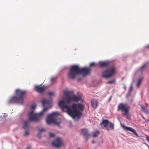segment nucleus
<instances>
[{"label": "nucleus", "mask_w": 149, "mask_h": 149, "mask_svg": "<svg viewBox=\"0 0 149 149\" xmlns=\"http://www.w3.org/2000/svg\"><path fill=\"white\" fill-rule=\"evenodd\" d=\"M91 70L88 67L80 68L78 65H74L70 66L68 76L72 80L74 79L77 76L80 75L85 77L90 73Z\"/></svg>", "instance_id": "f257e3e1"}, {"label": "nucleus", "mask_w": 149, "mask_h": 149, "mask_svg": "<svg viewBox=\"0 0 149 149\" xmlns=\"http://www.w3.org/2000/svg\"><path fill=\"white\" fill-rule=\"evenodd\" d=\"M67 98L64 95L62 97V100L59 101L58 103V106L60 107L63 112L67 113L73 119V107L72 104L71 105H68V104L71 103L68 100H66Z\"/></svg>", "instance_id": "f03ea898"}, {"label": "nucleus", "mask_w": 149, "mask_h": 149, "mask_svg": "<svg viewBox=\"0 0 149 149\" xmlns=\"http://www.w3.org/2000/svg\"><path fill=\"white\" fill-rule=\"evenodd\" d=\"M26 91H22L17 89L15 91L16 95L12 97L7 102L8 104H19L23 105L24 102V98Z\"/></svg>", "instance_id": "7ed1b4c3"}, {"label": "nucleus", "mask_w": 149, "mask_h": 149, "mask_svg": "<svg viewBox=\"0 0 149 149\" xmlns=\"http://www.w3.org/2000/svg\"><path fill=\"white\" fill-rule=\"evenodd\" d=\"M59 115H60V114L58 111H53L52 113L48 114L46 119L47 124L50 125L53 123L54 125L57 126L58 128H61L62 127L60 125V124L62 121L61 119L57 117Z\"/></svg>", "instance_id": "20e7f679"}, {"label": "nucleus", "mask_w": 149, "mask_h": 149, "mask_svg": "<svg viewBox=\"0 0 149 149\" xmlns=\"http://www.w3.org/2000/svg\"><path fill=\"white\" fill-rule=\"evenodd\" d=\"M72 107H73V119L75 121H78L82 115V111L84 109L83 105L80 103H78L77 104L73 103Z\"/></svg>", "instance_id": "39448f33"}, {"label": "nucleus", "mask_w": 149, "mask_h": 149, "mask_svg": "<svg viewBox=\"0 0 149 149\" xmlns=\"http://www.w3.org/2000/svg\"><path fill=\"white\" fill-rule=\"evenodd\" d=\"M36 107L35 104L30 106L31 110L28 112V117L29 120L30 122H38L41 119V117L43 115L38 114L39 113H36L34 110Z\"/></svg>", "instance_id": "423d86ee"}, {"label": "nucleus", "mask_w": 149, "mask_h": 149, "mask_svg": "<svg viewBox=\"0 0 149 149\" xmlns=\"http://www.w3.org/2000/svg\"><path fill=\"white\" fill-rule=\"evenodd\" d=\"M63 94L67 98L66 100H68V102L69 101L71 103L72 101L78 102L81 98V96L79 92L77 93V94L79 95H76L73 94V91L64 90L63 91Z\"/></svg>", "instance_id": "0eeeda50"}, {"label": "nucleus", "mask_w": 149, "mask_h": 149, "mask_svg": "<svg viewBox=\"0 0 149 149\" xmlns=\"http://www.w3.org/2000/svg\"><path fill=\"white\" fill-rule=\"evenodd\" d=\"M130 106L127 104L120 103L118 106V110L121 111L123 116H125L126 118L129 120L131 119V114L129 112Z\"/></svg>", "instance_id": "6e6552de"}, {"label": "nucleus", "mask_w": 149, "mask_h": 149, "mask_svg": "<svg viewBox=\"0 0 149 149\" xmlns=\"http://www.w3.org/2000/svg\"><path fill=\"white\" fill-rule=\"evenodd\" d=\"M116 67L112 65L108 69L104 70L102 73V77L105 79H109L113 76L116 73Z\"/></svg>", "instance_id": "1a4fd4ad"}, {"label": "nucleus", "mask_w": 149, "mask_h": 149, "mask_svg": "<svg viewBox=\"0 0 149 149\" xmlns=\"http://www.w3.org/2000/svg\"><path fill=\"white\" fill-rule=\"evenodd\" d=\"M52 98H50L49 99H43L41 101V103L42 104V105L43 107L42 110L39 113V114L41 115H44L45 112L51 107V104L52 103Z\"/></svg>", "instance_id": "9d476101"}, {"label": "nucleus", "mask_w": 149, "mask_h": 149, "mask_svg": "<svg viewBox=\"0 0 149 149\" xmlns=\"http://www.w3.org/2000/svg\"><path fill=\"white\" fill-rule=\"evenodd\" d=\"M51 144L53 147L56 148H59L62 146L63 143L61 138L58 137L52 142Z\"/></svg>", "instance_id": "9b49d317"}, {"label": "nucleus", "mask_w": 149, "mask_h": 149, "mask_svg": "<svg viewBox=\"0 0 149 149\" xmlns=\"http://www.w3.org/2000/svg\"><path fill=\"white\" fill-rule=\"evenodd\" d=\"M120 124L121 127L126 132L129 131L132 132L136 137H138L139 136L138 134L134 129L130 127L126 126L124 124H122L121 122H120Z\"/></svg>", "instance_id": "f8f14e48"}, {"label": "nucleus", "mask_w": 149, "mask_h": 149, "mask_svg": "<svg viewBox=\"0 0 149 149\" xmlns=\"http://www.w3.org/2000/svg\"><path fill=\"white\" fill-rule=\"evenodd\" d=\"M111 62V61L109 60L100 61L97 63V65L100 68L107 67L110 65Z\"/></svg>", "instance_id": "ddd939ff"}, {"label": "nucleus", "mask_w": 149, "mask_h": 149, "mask_svg": "<svg viewBox=\"0 0 149 149\" xmlns=\"http://www.w3.org/2000/svg\"><path fill=\"white\" fill-rule=\"evenodd\" d=\"M47 86L43 85L41 87H40L39 86L36 85L35 87V90L40 94H43L44 93L46 88Z\"/></svg>", "instance_id": "4468645a"}, {"label": "nucleus", "mask_w": 149, "mask_h": 149, "mask_svg": "<svg viewBox=\"0 0 149 149\" xmlns=\"http://www.w3.org/2000/svg\"><path fill=\"white\" fill-rule=\"evenodd\" d=\"M146 63H144L141 66L137 69L136 72V73L139 72L142 75L144 71L146 69Z\"/></svg>", "instance_id": "2eb2a0df"}, {"label": "nucleus", "mask_w": 149, "mask_h": 149, "mask_svg": "<svg viewBox=\"0 0 149 149\" xmlns=\"http://www.w3.org/2000/svg\"><path fill=\"white\" fill-rule=\"evenodd\" d=\"M109 123V121L107 119L103 120L102 122L100 123V125L102 127H103V126L104 127L106 128V130H109V128L107 127V126Z\"/></svg>", "instance_id": "dca6fc26"}, {"label": "nucleus", "mask_w": 149, "mask_h": 149, "mask_svg": "<svg viewBox=\"0 0 149 149\" xmlns=\"http://www.w3.org/2000/svg\"><path fill=\"white\" fill-rule=\"evenodd\" d=\"M29 121H24L23 123V128L25 130L30 129V127L29 125Z\"/></svg>", "instance_id": "f3484780"}, {"label": "nucleus", "mask_w": 149, "mask_h": 149, "mask_svg": "<svg viewBox=\"0 0 149 149\" xmlns=\"http://www.w3.org/2000/svg\"><path fill=\"white\" fill-rule=\"evenodd\" d=\"M140 107L142 111L146 114L149 113V110L142 104L140 105Z\"/></svg>", "instance_id": "a211bd4d"}, {"label": "nucleus", "mask_w": 149, "mask_h": 149, "mask_svg": "<svg viewBox=\"0 0 149 149\" xmlns=\"http://www.w3.org/2000/svg\"><path fill=\"white\" fill-rule=\"evenodd\" d=\"M98 102L97 101L95 102H94L93 101H91V104L92 107L94 109H96L97 107L98 106Z\"/></svg>", "instance_id": "6ab92c4d"}, {"label": "nucleus", "mask_w": 149, "mask_h": 149, "mask_svg": "<svg viewBox=\"0 0 149 149\" xmlns=\"http://www.w3.org/2000/svg\"><path fill=\"white\" fill-rule=\"evenodd\" d=\"M83 135V137L84 138L85 140V142H86L88 140V139H89L90 135L89 133H87L86 134H85Z\"/></svg>", "instance_id": "aec40b11"}, {"label": "nucleus", "mask_w": 149, "mask_h": 149, "mask_svg": "<svg viewBox=\"0 0 149 149\" xmlns=\"http://www.w3.org/2000/svg\"><path fill=\"white\" fill-rule=\"evenodd\" d=\"M109 125L108 127L109 128V130H113L114 128V124L113 123H111V122H109Z\"/></svg>", "instance_id": "412c9836"}, {"label": "nucleus", "mask_w": 149, "mask_h": 149, "mask_svg": "<svg viewBox=\"0 0 149 149\" xmlns=\"http://www.w3.org/2000/svg\"><path fill=\"white\" fill-rule=\"evenodd\" d=\"M100 133V131L98 130H96L94 132H93V137H97Z\"/></svg>", "instance_id": "4be33fe9"}, {"label": "nucleus", "mask_w": 149, "mask_h": 149, "mask_svg": "<svg viewBox=\"0 0 149 149\" xmlns=\"http://www.w3.org/2000/svg\"><path fill=\"white\" fill-rule=\"evenodd\" d=\"M30 129L25 130V131L24 134V137L28 136L30 134L29 130Z\"/></svg>", "instance_id": "5701e85b"}, {"label": "nucleus", "mask_w": 149, "mask_h": 149, "mask_svg": "<svg viewBox=\"0 0 149 149\" xmlns=\"http://www.w3.org/2000/svg\"><path fill=\"white\" fill-rule=\"evenodd\" d=\"M88 130L87 128H83L81 130V133L83 135L88 133Z\"/></svg>", "instance_id": "b1692460"}, {"label": "nucleus", "mask_w": 149, "mask_h": 149, "mask_svg": "<svg viewBox=\"0 0 149 149\" xmlns=\"http://www.w3.org/2000/svg\"><path fill=\"white\" fill-rule=\"evenodd\" d=\"M49 138H52L55 137V134L51 132H49Z\"/></svg>", "instance_id": "393cba45"}, {"label": "nucleus", "mask_w": 149, "mask_h": 149, "mask_svg": "<svg viewBox=\"0 0 149 149\" xmlns=\"http://www.w3.org/2000/svg\"><path fill=\"white\" fill-rule=\"evenodd\" d=\"M115 83V80L113 79L107 82V84H114Z\"/></svg>", "instance_id": "a878e982"}, {"label": "nucleus", "mask_w": 149, "mask_h": 149, "mask_svg": "<svg viewBox=\"0 0 149 149\" xmlns=\"http://www.w3.org/2000/svg\"><path fill=\"white\" fill-rule=\"evenodd\" d=\"M96 65H97V63H95V62H92L90 64L89 66L88 67H90V68L91 69V67L94 66Z\"/></svg>", "instance_id": "bb28decb"}, {"label": "nucleus", "mask_w": 149, "mask_h": 149, "mask_svg": "<svg viewBox=\"0 0 149 149\" xmlns=\"http://www.w3.org/2000/svg\"><path fill=\"white\" fill-rule=\"evenodd\" d=\"M47 95L50 97L53 96L54 95V93L52 92H49L48 93Z\"/></svg>", "instance_id": "cd10ccee"}, {"label": "nucleus", "mask_w": 149, "mask_h": 149, "mask_svg": "<svg viewBox=\"0 0 149 149\" xmlns=\"http://www.w3.org/2000/svg\"><path fill=\"white\" fill-rule=\"evenodd\" d=\"M41 133L40 132H38L37 134L36 135L39 139H40L41 138Z\"/></svg>", "instance_id": "c85d7f7f"}, {"label": "nucleus", "mask_w": 149, "mask_h": 149, "mask_svg": "<svg viewBox=\"0 0 149 149\" xmlns=\"http://www.w3.org/2000/svg\"><path fill=\"white\" fill-rule=\"evenodd\" d=\"M45 131V130L44 128H42L38 130V131L41 133L42 132H44Z\"/></svg>", "instance_id": "c756f323"}, {"label": "nucleus", "mask_w": 149, "mask_h": 149, "mask_svg": "<svg viewBox=\"0 0 149 149\" xmlns=\"http://www.w3.org/2000/svg\"><path fill=\"white\" fill-rule=\"evenodd\" d=\"M143 78L142 77L140 76L139 77L138 81L141 83V81L143 79Z\"/></svg>", "instance_id": "7c9ffc66"}, {"label": "nucleus", "mask_w": 149, "mask_h": 149, "mask_svg": "<svg viewBox=\"0 0 149 149\" xmlns=\"http://www.w3.org/2000/svg\"><path fill=\"white\" fill-rule=\"evenodd\" d=\"M68 68V67L67 66H64L62 68L61 70L63 71L65 69H67Z\"/></svg>", "instance_id": "2f4dec72"}, {"label": "nucleus", "mask_w": 149, "mask_h": 149, "mask_svg": "<svg viewBox=\"0 0 149 149\" xmlns=\"http://www.w3.org/2000/svg\"><path fill=\"white\" fill-rule=\"evenodd\" d=\"M133 87H132V84H131L130 87V88L128 90V91L131 92L132 91V90H133Z\"/></svg>", "instance_id": "473e14b6"}, {"label": "nucleus", "mask_w": 149, "mask_h": 149, "mask_svg": "<svg viewBox=\"0 0 149 149\" xmlns=\"http://www.w3.org/2000/svg\"><path fill=\"white\" fill-rule=\"evenodd\" d=\"M82 78L81 77H79L78 78V79H77V81L78 82H79L81 81L82 79Z\"/></svg>", "instance_id": "72a5a7b5"}, {"label": "nucleus", "mask_w": 149, "mask_h": 149, "mask_svg": "<svg viewBox=\"0 0 149 149\" xmlns=\"http://www.w3.org/2000/svg\"><path fill=\"white\" fill-rule=\"evenodd\" d=\"M141 84V83L139 81H137V82L136 83V86L137 87H139L140 84Z\"/></svg>", "instance_id": "f704fd0d"}, {"label": "nucleus", "mask_w": 149, "mask_h": 149, "mask_svg": "<svg viewBox=\"0 0 149 149\" xmlns=\"http://www.w3.org/2000/svg\"><path fill=\"white\" fill-rule=\"evenodd\" d=\"M3 114H4V115L3 116V117L4 118L8 116V115L7 113H3Z\"/></svg>", "instance_id": "c9c22d12"}, {"label": "nucleus", "mask_w": 149, "mask_h": 149, "mask_svg": "<svg viewBox=\"0 0 149 149\" xmlns=\"http://www.w3.org/2000/svg\"><path fill=\"white\" fill-rule=\"evenodd\" d=\"M112 97V95H111L110 96V97L108 99V102H109L111 101Z\"/></svg>", "instance_id": "e433bc0d"}, {"label": "nucleus", "mask_w": 149, "mask_h": 149, "mask_svg": "<svg viewBox=\"0 0 149 149\" xmlns=\"http://www.w3.org/2000/svg\"><path fill=\"white\" fill-rule=\"evenodd\" d=\"M146 140L148 141H149V136H147L146 135Z\"/></svg>", "instance_id": "4c0bfd02"}, {"label": "nucleus", "mask_w": 149, "mask_h": 149, "mask_svg": "<svg viewBox=\"0 0 149 149\" xmlns=\"http://www.w3.org/2000/svg\"><path fill=\"white\" fill-rule=\"evenodd\" d=\"M56 78V77H53V78H52L51 79V82H53V80L54 79H55Z\"/></svg>", "instance_id": "58836bf2"}, {"label": "nucleus", "mask_w": 149, "mask_h": 149, "mask_svg": "<svg viewBox=\"0 0 149 149\" xmlns=\"http://www.w3.org/2000/svg\"><path fill=\"white\" fill-rule=\"evenodd\" d=\"M144 48L145 49L146 48H148L149 49V45L145 46Z\"/></svg>", "instance_id": "ea45409f"}, {"label": "nucleus", "mask_w": 149, "mask_h": 149, "mask_svg": "<svg viewBox=\"0 0 149 149\" xmlns=\"http://www.w3.org/2000/svg\"><path fill=\"white\" fill-rule=\"evenodd\" d=\"M145 120V123H147L149 121V119H146V120Z\"/></svg>", "instance_id": "a19ab883"}, {"label": "nucleus", "mask_w": 149, "mask_h": 149, "mask_svg": "<svg viewBox=\"0 0 149 149\" xmlns=\"http://www.w3.org/2000/svg\"><path fill=\"white\" fill-rule=\"evenodd\" d=\"M30 148L31 147L29 146H28L26 148V149H30Z\"/></svg>", "instance_id": "79ce46f5"}, {"label": "nucleus", "mask_w": 149, "mask_h": 149, "mask_svg": "<svg viewBox=\"0 0 149 149\" xmlns=\"http://www.w3.org/2000/svg\"><path fill=\"white\" fill-rule=\"evenodd\" d=\"M80 101L81 102H84V100L82 99L81 97V98L80 99L79 101Z\"/></svg>", "instance_id": "37998d69"}, {"label": "nucleus", "mask_w": 149, "mask_h": 149, "mask_svg": "<svg viewBox=\"0 0 149 149\" xmlns=\"http://www.w3.org/2000/svg\"><path fill=\"white\" fill-rule=\"evenodd\" d=\"M143 143L148 148V149H149V146L146 143Z\"/></svg>", "instance_id": "c03bdc74"}, {"label": "nucleus", "mask_w": 149, "mask_h": 149, "mask_svg": "<svg viewBox=\"0 0 149 149\" xmlns=\"http://www.w3.org/2000/svg\"><path fill=\"white\" fill-rule=\"evenodd\" d=\"M131 92H130L128 91V92L127 94L129 95H131Z\"/></svg>", "instance_id": "a18cd8bd"}, {"label": "nucleus", "mask_w": 149, "mask_h": 149, "mask_svg": "<svg viewBox=\"0 0 149 149\" xmlns=\"http://www.w3.org/2000/svg\"><path fill=\"white\" fill-rule=\"evenodd\" d=\"M129 96L130 95L127 94L126 96V98L127 99Z\"/></svg>", "instance_id": "49530a36"}, {"label": "nucleus", "mask_w": 149, "mask_h": 149, "mask_svg": "<svg viewBox=\"0 0 149 149\" xmlns=\"http://www.w3.org/2000/svg\"><path fill=\"white\" fill-rule=\"evenodd\" d=\"M129 96L130 95L127 94L126 96V98L127 99Z\"/></svg>", "instance_id": "de8ad7c7"}, {"label": "nucleus", "mask_w": 149, "mask_h": 149, "mask_svg": "<svg viewBox=\"0 0 149 149\" xmlns=\"http://www.w3.org/2000/svg\"><path fill=\"white\" fill-rule=\"evenodd\" d=\"M123 87L124 88L125 90L126 88V86L125 85H123Z\"/></svg>", "instance_id": "09e8293b"}, {"label": "nucleus", "mask_w": 149, "mask_h": 149, "mask_svg": "<svg viewBox=\"0 0 149 149\" xmlns=\"http://www.w3.org/2000/svg\"><path fill=\"white\" fill-rule=\"evenodd\" d=\"M92 143H95V141H94V140H93L92 141Z\"/></svg>", "instance_id": "8fccbe9b"}, {"label": "nucleus", "mask_w": 149, "mask_h": 149, "mask_svg": "<svg viewBox=\"0 0 149 149\" xmlns=\"http://www.w3.org/2000/svg\"><path fill=\"white\" fill-rule=\"evenodd\" d=\"M142 118L144 120H146V118L143 116L142 117Z\"/></svg>", "instance_id": "3c124183"}, {"label": "nucleus", "mask_w": 149, "mask_h": 149, "mask_svg": "<svg viewBox=\"0 0 149 149\" xmlns=\"http://www.w3.org/2000/svg\"><path fill=\"white\" fill-rule=\"evenodd\" d=\"M15 138H16V139H18V136H15Z\"/></svg>", "instance_id": "603ef678"}, {"label": "nucleus", "mask_w": 149, "mask_h": 149, "mask_svg": "<svg viewBox=\"0 0 149 149\" xmlns=\"http://www.w3.org/2000/svg\"><path fill=\"white\" fill-rule=\"evenodd\" d=\"M133 102V100H130V102L132 103V102Z\"/></svg>", "instance_id": "864d4df0"}, {"label": "nucleus", "mask_w": 149, "mask_h": 149, "mask_svg": "<svg viewBox=\"0 0 149 149\" xmlns=\"http://www.w3.org/2000/svg\"><path fill=\"white\" fill-rule=\"evenodd\" d=\"M2 116H0V118H2Z\"/></svg>", "instance_id": "5fc2aeb1"}, {"label": "nucleus", "mask_w": 149, "mask_h": 149, "mask_svg": "<svg viewBox=\"0 0 149 149\" xmlns=\"http://www.w3.org/2000/svg\"><path fill=\"white\" fill-rule=\"evenodd\" d=\"M1 142L2 143H3V141H1Z\"/></svg>", "instance_id": "6e6d98bb"}, {"label": "nucleus", "mask_w": 149, "mask_h": 149, "mask_svg": "<svg viewBox=\"0 0 149 149\" xmlns=\"http://www.w3.org/2000/svg\"><path fill=\"white\" fill-rule=\"evenodd\" d=\"M148 142V143H149V141Z\"/></svg>", "instance_id": "4d7b16f0"}]
</instances>
